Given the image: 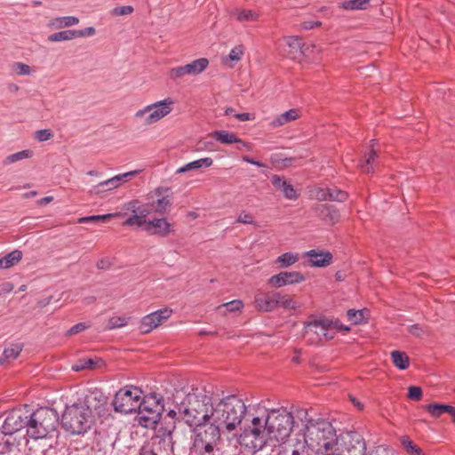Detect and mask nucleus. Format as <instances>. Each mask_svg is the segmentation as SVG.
Masks as SVG:
<instances>
[{
	"label": "nucleus",
	"instance_id": "nucleus-1",
	"mask_svg": "<svg viewBox=\"0 0 455 455\" xmlns=\"http://www.w3.org/2000/svg\"><path fill=\"white\" fill-rule=\"evenodd\" d=\"M246 406L236 395L224 397L217 403L205 398L191 415L185 410L186 422L192 429L191 452L195 455H214L221 435L235 431L246 414Z\"/></svg>",
	"mask_w": 455,
	"mask_h": 455
},
{
	"label": "nucleus",
	"instance_id": "nucleus-2",
	"mask_svg": "<svg viewBox=\"0 0 455 455\" xmlns=\"http://www.w3.org/2000/svg\"><path fill=\"white\" fill-rule=\"evenodd\" d=\"M294 426V416L286 408L266 410L264 417H254L236 442L252 452L269 445L285 443Z\"/></svg>",
	"mask_w": 455,
	"mask_h": 455
},
{
	"label": "nucleus",
	"instance_id": "nucleus-3",
	"mask_svg": "<svg viewBox=\"0 0 455 455\" xmlns=\"http://www.w3.org/2000/svg\"><path fill=\"white\" fill-rule=\"evenodd\" d=\"M100 401L93 394L79 398L77 402L66 406L62 414V427L72 435L86 433L94 424V412L100 410Z\"/></svg>",
	"mask_w": 455,
	"mask_h": 455
},
{
	"label": "nucleus",
	"instance_id": "nucleus-4",
	"mask_svg": "<svg viewBox=\"0 0 455 455\" xmlns=\"http://www.w3.org/2000/svg\"><path fill=\"white\" fill-rule=\"evenodd\" d=\"M307 411L305 409L297 410V417L307 421L304 435L311 450L317 454L332 451L338 445V436L332 425L324 420H307Z\"/></svg>",
	"mask_w": 455,
	"mask_h": 455
},
{
	"label": "nucleus",
	"instance_id": "nucleus-5",
	"mask_svg": "<svg viewBox=\"0 0 455 455\" xmlns=\"http://www.w3.org/2000/svg\"><path fill=\"white\" fill-rule=\"evenodd\" d=\"M58 424L59 415L55 410L40 408L28 413L26 432L32 439H42L55 431Z\"/></svg>",
	"mask_w": 455,
	"mask_h": 455
},
{
	"label": "nucleus",
	"instance_id": "nucleus-6",
	"mask_svg": "<svg viewBox=\"0 0 455 455\" xmlns=\"http://www.w3.org/2000/svg\"><path fill=\"white\" fill-rule=\"evenodd\" d=\"M174 103L172 98L167 97L139 109L134 114V116L140 120L143 124L152 125L171 114L173 110Z\"/></svg>",
	"mask_w": 455,
	"mask_h": 455
},
{
	"label": "nucleus",
	"instance_id": "nucleus-7",
	"mask_svg": "<svg viewBox=\"0 0 455 455\" xmlns=\"http://www.w3.org/2000/svg\"><path fill=\"white\" fill-rule=\"evenodd\" d=\"M334 330H341L338 321L315 319L305 323L303 334L310 344H317L323 339L326 340L333 339Z\"/></svg>",
	"mask_w": 455,
	"mask_h": 455
},
{
	"label": "nucleus",
	"instance_id": "nucleus-8",
	"mask_svg": "<svg viewBox=\"0 0 455 455\" xmlns=\"http://www.w3.org/2000/svg\"><path fill=\"white\" fill-rule=\"evenodd\" d=\"M137 410L140 425L149 428L160 420L164 405L161 403V397L153 394L141 400Z\"/></svg>",
	"mask_w": 455,
	"mask_h": 455
},
{
	"label": "nucleus",
	"instance_id": "nucleus-9",
	"mask_svg": "<svg viewBox=\"0 0 455 455\" xmlns=\"http://www.w3.org/2000/svg\"><path fill=\"white\" fill-rule=\"evenodd\" d=\"M141 389L134 386H126L119 389L112 402L115 411L124 414L136 411L141 401Z\"/></svg>",
	"mask_w": 455,
	"mask_h": 455
},
{
	"label": "nucleus",
	"instance_id": "nucleus-10",
	"mask_svg": "<svg viewBox=\"0 0 455 455\" xmlns=\"http://www.w3.org/2000/svg\"><path fill=\"white\" fill-rule=\"evenodd\" d=\"M28 411H24L21 409H15L12 411L5 418L3 426L1 435L2 439H7L11 441V436L21 430L26 428Z\"/></svg>",
	"mask_w": 455,
	"mask_h": 455
},
{
	"label": "nucleus",
	"instance_id": "nucleus-11",
	"mask_svg": "<svg viewBox=\"0 0 455 455\" xmlns=\"http://www.w3.org/2000/svg\"><path fill=\"white\" fill-rule=\"evenodd\" d=\"M172 309L164 307L145 315L140 323V330L142 333H149L158 327L164 321L169 319Z\"/></svg>",
	"mask_w": 455,
	"mask_h": 455
},
{
	"label": "nucleus",
	"instance_id": "nucleus-12",
	"mask_svg": "<svg viewBox=\"0 0 455 455\" xmlns=\"http://www.w3.org/2000/svg\"><path fill=\"white\" fill-rule=\"evenodd\" d=\"M305 275L299 271H281L267 280L268 285L274 288H282L293 285L305 281Z\"/></svg>",
	"mask_w": 455,
	"mask_h": 455
},
{
	"label": "nucleus",
	"instance_id": "nucleus-13",
	"mask_svg": "<svg viewBox=\"0 0 455 455\" xmlns=\"http://www.w3.org/2000/svg\"><path fill=\"white\" fill-rule=\"evenodd\" d=\"M279 292H259L254 297L255 307L260 312H271L277 307Z\"/></svg>",
	"mask_w": 455,
	"mask_h": 455
},
{
	"label": "nucleus",
	"instance_id": "nucleus-14",
	"mask_svg": "<svg viewBox=\"0 0 455 455\" xmlns=\"http://www.w3.org/2000/svg\"><path fill=\"white\" fill-rule=\"evenodd\" d=\"M313 211L322 221L328 225H334L339 221V212L333 205L316 204L313 207Z\"/></svg>",
	"mask_w": 455,
	"mask_h": 455
},
{
	"label": "nucleus",
	"instance_id": "nucleus-15",
	"mask_svg": "<svg viewBox=\"0 0 455 455\" xmlns=\"http://www.w3.org/2000/svg\"><path fill=\"white\" fill-rule=\"evenodd\" d=\"M311 267H324L331 263L332 254L327 251L309 250L304 253Z\"/></svg>",
	"mask_w": 455,
	"mask_h": 455
},
{
	"label": "nucleus",
	"instance_id": "nucleus-16",
	"mask_svg": "<svg viewBox=\"0 0 455 455\" xmlns=\"http://www.w3.org/2000/svg\"><path fill=\"white\" fill-rule=\"evenodd\" d=\"M309 442L304 434L291 440L284 447V451L291 455H309Z\"/></svg>",
	"mask_w": 455,
	"mask_h": 455
},
{
	"label": "nucleus",
	"instance_id": "nucleus-17",
	"mask_svg": "<svg viewBox=\"0 0 455 455\" xmlns=\"http://www.w3.org/2000/svg\"><path fill=\"white\" fill-rule=\"evenodd\" d=\"M273 186L279 191H281L283 196L289 200H296L299 197V194L290 184L286 179L280 175H273L270 179Z\"/></svg>",
	"mask_w": 455,
	"mask_h": 455
},
{
	"label": "nucleus",
	"instance_id": "nucleus-18",
	"mask_svg": "<svg viewBox=\"0 0 455 455\" xmlns=\"http://www.w3.org/2000/svg\"><path fill=\"white\" fill-rule=\"evenodd\" d=\"M301 111L299 108H291L280 115L275 116L269 123L273 129L282 127L286 124L295 121L300 117Z\"/></svg>",
	"mask_w": 455,
	"mask_h": 455
},
{
	"label": "nucleus",
	"instance_id": "nucleus-19",
	"mask_svg": "<svg viewBox=\"0 0 455 455\" xmlns=\"http://www.w3.org/2000/svg\"><path fill=\"white\" fill-rule=\"evenodd\" d=\"M146 230L160 236H166L172 231V225L166 219L148 220Z\"/></svg>",
	"mask_w": 455,
	"mask_h": 455
},
{
	"label": "nucleus",
	"instance_id": "nucleus-20",
	"mask_svg": "<svg viewBox=\"0 0 455 455\" xmlns=\"http://www.w3.org/2000/svg\"><path fill=\"white\" fill-rule=\"evenodd\" d=\"M245 52V46L242 44H236L231 48L229 53L222 57V63L228 68H233L234 65L239 62Z\"/></svg>",
	"mask_w": 455,
	"mask_h": 455
},
{
	"label": "nucleus",
	"instance_id": "nucleus-21",
	"mask_svg": "<svg viewBox=\"0 0 455 455\" xmlns=\"http://www.w3.org/2000/svg\"><path fill=\"white\" fill-rule=\"evenodd\" d=\"M79 19L76 16L56 17L49 20L48 27L52 29H62L77 25Z\"/></svg>",
	"mask_w": 455,
	"mask_h": 455
},
{
	"label": "nucleus",
	"instance_id": "nucleus-22",
	"mask_svg": "<svg viewBox=\"0 0 455 455\" xmlns=\"http://www.w3.org/2000/svg\"><path fill=\"white\" fill-rule=\"evenodd\" d=\"M283 41L290 48V54L291 58H297L304 55V44H302L300 37L295 36H285Z\"/></svg>",
	"mask_w": 455,
	"mask_h": 455
},
{
	"label": "nucleus",
	"instance_id": "nucleus-23",
	"mask_svg": "<svg viewBox=\"0 0 455 455\" xmlns=\"http://www.w3.org/2000/svg\"><path fill=\"white\" fill-rule=\"evenodd\" d=\"M156 439H158L159 445L165 451H172L173 450L174 442L172 439V431L168 428L161 427L157 431Z\"/></svg>",
	"mask_w": 455,
	"mask_h": 455
},
{
	"label": "nucleus",
	"instance_id": "nucleus-24",
	"mask_svg": "<svg viewBox=\"0 0 455 455\" xmlns=\"http://www.w3.org/2000/svg\"><path fill=\"white\" fill-rule=\"evenodd\" d=\"M213 164V160L211 157H204L192 162H189L183 166L177 169V173H183L189 171L197 170L200 168H208L212 166Z\"/></svg>",
	"mask_w": 455,
	"mask_h": 455
},
{
	"label": "nucleus",
	"instance_id": "nucleus-25",
	"mask_svg": "<svg viewBox=\"0 0 455 455\" xmlns=\"http://www.w3.org/2000/svg\"><path fill=\"white\" fill-rule=\"evenodd\" d=\"M22 251L14 250L0 258V268L6 269L17 265L22 259Z\"/></svg>",
	"mask_w": 455,
	"mask_h": 455
},
{
	"label": "nucleus",
	"instance_id": "nucleus-26",
	"mask_svg": "<svg viewBox=\"0 0 455 455\" xmlns=\"http://www.w3.org/2000/svg\"><path fill=\"white\" fill-rule=\"evenodd\" d=\"M212 139L221 144H232L240 142V138L235 133L229 132L226 130H217L212 133Z\"/></svg>",
	"mask_w": 455,
	"mask_h": 455
},
{
	"label": "nucleus",
	"instance_id": "nucleus-27",
	"mask_svg": "<svg viewBox=\"0 0 455 455\" xmlns=\"http://www.w3.org/2000/svg\"><path fill=\"white\" fill-rule=\"evenodd\" d=\"M378 158L377 153L375 150L371 149L368 153L365 154L363 159L361 160L359 164V168L366 173H371L374 172V166L376 164V160Z\"/></svg>",
	"mask_w": 455,
	"mask_h": 455
},
{
	"label": "nucleus",
	"instance_id": "nucleus-28",
	"mask_svg": "<svg viewBox=\"0 0 455 455\" xmlns=\"http://www.w3.org/2000/svg\"><path fill=\"white\" fill-rule=\"evenodd\" d=\"M189 76H197L203 73L209 66L207 58H199L186 64Z\"/></svg>",
	"mask_w": 455,
	"mask_h": 455
},
{
	"label": "nucleus",
	"instance_id": "nucleus-29",
	"mask_svg": "<svg viewBox=\"0 0 455 455\" xmlns=\"http://www.w3.org/2000/svg\"><path fill=\"white\" fill-rule=\"evenodd\" d=\"M427 412L433 418H439L441 415L449 412H454V407L449 404H441V403H429L425 406Z\"/></svg>",
	"mask_w": 455,
	"mask_h": 455
},
{
	"label": "nucleus",
	"instance_id": "nucleus-30",
	"mask_svg": "<svg viewBox=\"0 0 455 455\" xmlns=\"http://www.w3.org/2000/svg\"><path fill=\"white\" fill-rule=\"evenodd\" d=\"M299 259V256L296 252L288 251L279 255L275 263L278 264V267L281 268H287L295 263H297Z\"/></svg>",
	"mask_w": 455,
	"mask_h": 455
},
{
	"label": "nucleus",
	"instance_id": "nucleus-31",
	"mask_svg": "<svg viewBox=\"0 0 455 455\" xmlns=\"http://www.w3.org/2000/svg\"><path fill=\"white\" fill-rule=\"evenodd\" d=\"M394 365L399 370H406L410 365V359L404 352L394 350L390 354Z\"/></svg>",
	"mask_w": 455,
	"mask_h": 455
},
{
	"label": "nucleus",
	"instance_id": "nucleus-32",
	"mask_svg": "<svg viewBox=\"0 0 455 455\" xmlns=\"http://www.w3.org/2000/svg\"><path fill=\"white\" fill-rule=\"evenodd\" d=\"M232 15L239 22L254 21L259 19V14L253 10L235 9L232 12Z\"/></svg>",
	"mask_w": 455,
	"mask_h": 455
},
{
	"label": "nucleus",
	"instance_id": "nucleus-33",
	"mask_svg": "<svg viewBox=\"0 0 455 455\" xmlns=\"http://www.w3.org/2000/svg\"><path fill=\"white\" fill-rule=\"evenodd\" d=\"M119 188L115 177L100 182L96 186L92 187L90 190L92 194H100L105 191H110Z\"/></svg>",
	"mask_w": 455,
	"mask_h": 455
},
{
	"label": "nucleus",
	"instance_id": "nucleus-34",
	"mask_svg": "<svg viewBox=\"0 0 455 455\" xmlns=\"http://www.w3.org/2000/svg\"><path fill=\"white\" fill-rule=\"evenodd\" d=\"M73 39H76L74 29L61 30V31L51 34L48 36V41H50L52 43L71 41Z\"/></svg>",
	"mask_w": 455,
	"mask_h": 455
},
{
	"label": "nucleus",
	"instance_id": "nucleus-35",
	"mask_svg": "<svg viewBox=\"0 0 455 455\" xmlns=\"http://www.w3.org/2000/svg\"><path fill=\"white\" fill-rule=\"evenodd\" d=\"M148 214V210H143V212H139L138 214H132L131 217H129L125 221V226H138L142 227L144 225L147 226V216Z\"/></svg>",
	"mask_w": 455,
	"mask_h": 455
},
{
	"label": "nucleus",
	"instance_id": "nucleus-36",
	"mask_svg": "<svg viewBox=\"0 0 455 455\" xmlns=\"http://www.w3.org/2000/svg\"><path fill=\"white\" fill-rule=\"evenodd\" d=\"M32 156H33V153L31 150L25 149V150H21V151L16 152L14 154L9 155L8 156H6L4 158L3 163L4 165H9L13 163L30 158Z\"/></svg>",
	"mask_w": 455,
	"mask_h": 455
},
{
	"label": "nucleus",
	"instance_id": "nucleus-37",
	"mask_svg": "<svg viewBox=\"0 0 455 455\" xmlns=\"http://www.w3.org/2000/svg\"><path fill=\"white\" fill-rule=\"evenodd\" d=\"M370 0H348L339 4V6L345 10H363Z\"/></svg>",
	"mask_w": 455,
	"mask_h": 455
},
{
	"label": "nucleus",
	"instance_id": "nucleus-38",
	"mask_svg": "<svg viewBox=\"0 0 455 455\" xmlns=\"http://www.w3.org/2000/svg\"><path fill=\"white\" fill-rule=\"evenodd\" d=\"M168 77L172 81H177L185 76H189L186 65L174 67L169 69L167 73Z\"/></svg>",
	"mask_w": 455,
	"mask_h": 455
},
{
	"label": "nucleus",
	"instance_id": "nucleus-39",
	"mask_svg": "<svg viewBox=\"0 0 455 455\" xmlns=\"http://www.w3.org/2000/svg\"><path fill=\"white\" fill-rule=\"evenodd\" d=\"M281 307L284 309H296L299 307V304L293 300L289 295H282L279 292V298L277 299V307Z\"/></svg>",
	"mask_w": 455,
	"mask_h": 455
},
{
	"label": "nucleus",
	"instance_id": "nucleus-40",
	"mask_svg": "<svg viewBox=\"0 0 455 455\" xmlns=\"http://www.w3.org/2000/svg\"><path fill=\"white\" fill-rule=\"evenodd\" d=\"M130 317L115 315L108 320V329L113 330L127 325Z\"/></svg>",
	"mask_w": 455,
	"mask_h": 455
},
{
	"label": "nucleus",
	"instance_id": "nucleus-41",
	"mask_svg": "<svg viewBox=\"0 0 455 455\" xmlns=\"http://www.w3.org/2000/svg\"><path fill=\"white\" fill-rule=\"evenodd\" d=\"M330 189V188H315L310 191V196L318 201H328Z\"/></svg>",
	"mask_w": 455,
	"mask_h": 455
},
{
	"label": "nucleus",
	"instance_id": "nucleus-42",
	"mask_svg": "<svg viewBox=\"0 0 455 455\" xmlns=\"http://www.w3.org/2000/svg\"><path fill=\"white\" fill-rule=\"evenodd\" d=\"M155 212L160 214H164L166 210L171 206V200L168 196H164L157 199L153 203Z\"/></svg>",
	"mask_w": 455,
	"mask_h": 455
},
{
	"label": "nucleus",
	"instance_id": "nucleus-43",
	"mask_svg": "<svg viewBox=\"0 0 455 455\" xmlns=\"http://www.w3.org/2000/svg\"><path fill=\"white\" fill-rule=\"evenodd\" d=\"M121 215H122L121 212H116V213H108V214H103V215H92V216L82 217V218L78 219V223H86L89 221H97V220H106L112 217H118Z\"/></svg>",
	"mask_w": 455,
	"mask_h": 455
},
{
	"label": "nucleus",
	"instance_id": "nucleus-44",
	"mask_svg": "<svg viewBox=\"0 0 455 455\" xmlns=\"http://www.w3.org/2000/svg\"><path fill=\"white\" fill-rule=\"evenodd\" d=\"M347 319L354 324H359L363 323L364 319V311L363 310H355L349 309L347 312Z\"/></svg>",
	"mask_w": 455,
	"mask_h": 455
},
{
	"label": "nucleus",
	"instance_id": "nucleus-45",
	"mask_svg": "<svg viewBox=\"0 0 455 455\" xmlns=\"http://www.w3.org/2000/svg\"><path fill=\"white\" fill-rule=\"evenodd\" d=\"M94 365V362L91 358L81 359L72 365L74 371H80L85 369H91Z\"/></svg>",
	"mask_w": 455,
	"mask_h": 455
},
{
	"label": "nucleus",
	"instance_id": "nucleus-46",
	"mask_svg": "<svg viewBox=\"0 0 455 455\" xmlns=\"http://www.w3.org/2000/svg\"><path fill=\"white\" fill-rule=\"evenodd\" d=\"M225 307L228 312L240 311L243 307V303L240 299H234L220 305L218 308Z\"/></svg>",
	"mask_w": 455,
	"mask_h": 455
},
{
	"label": "nucleus",
	"instance_id": "nucleus-47",
	"mask_svg": "<svg viewBox=\"0 0 455 455\" xmlns=\"http://www.w3.org/2000/svg\"><path fill=\"white\" fill-rule=\"evenodd\" d=\"M21 351L19 345H12L4 350L3 356L4 359H16Z\"/></svg>",
	"mask_w": 455,
	"mask_h": 455
},
{
	"label": "nucleus",
	"instance_id": "nucleus-48",
	"mask_svg": "<svg viewBox=\"0 0 455 455\" xmlns=\"http://www.w3.org/2000/svg\"><path fill=\"white\" fill-rule=\"evenodd\" d=\"M347 198V194L345 191L336 188L330 189L329 201L344 202Z\"/></svg>",
	"mask_w": 455,
	"mask_h": 455
},
{
	"label": "nucleus",
	"instance_id": "nucleus-49",
	"mask_svg": "<svg viewBox=\"0 0 455 455\" xmlns=\"http://www.w3.org/2000/svg\"><path fill=\"white\" fill-rule=\"evenodd\" d=\"M124 209L131 212L132 214H138L139 212H143V210H147L145 207L141 206L137 200L126 203L124 205Z\"/></svg>",
	"mask_w": 455,
	"mask_h": 455
},
{
	"label": "nucleus",
	"instance_id": "nucleus-50",
	"mask_svg": "<svg viewBox=\"0 0 455 455\" xmlns=\"http://www.w3.org/2000/svg\"><path fill=\"white\" fill-rule=\"evenodd\" d=\"M402 444L403 447L410 452L414 455H423L422 451L417 447L410 439L403 437L402 440Z\"/></svg>",
	"mask_w": 455,
	"mask_h": 455
},
{
	"label": "nucleus",
	"instance_id": "nucleus-51",
	"mask_svg": "<svg viewBox=\"0 0 455 455\" xmlns=\"http://www.w3.org/2000/svg\"><path fill=\"white\" fill-rule=\"evenodd\" d=\"M139 172H140V171L135 170V171H131V172H127L124 173L117 174L114 177H115L117 184L120 187L123 183L127 182L129 180H131L132 177L137 175Z\"/></svg>",
	"mask_w": 455,
	"mask_h": 455
},
{
	"label": "nucleus",
	"instance_id": "nucleus-52",
	"mask_svg": "<svg viewBox=\"0 0 455 455\" xmlns=\"http://www.w3.org/2000/svg\"><path fill=\"white\" fill-rule=\"evenodd\" d=\"M75 32V37H87V36H92L95 35L96 30L93 27H87L83 29H74Z\"/></svg>",
	"mask_w": 455,
	"mask_h": 455
},
{
	"label": "nucleus",
	"instance_id": "nucleus-53",
	"mask_svg": "<svg viewBox=\"0 0 455 455\" xmlns=\"http://www.w3.org/2000/svg\"><path fill=\"white\" fill-rule=\"evenodd\" d=\"M422 396V390L419 387L411 386L408 389V397L411 400H419Z\"/></svg>",
	"mask_w": 455,
	"mask_h": 455
},
{
	"label": "nucleus",
	"instance_id": "nucleus-54",
	"mask_svg": "<svg viewBox=\"0 0 455 455\" xmlns=\"http://www.w3.org/2000/svg\"><path fill=\"white\" fill-rule=\"evenodd\" d=\"M52 132L49 129H42L36 131L35 134V138L38 141H46L52 138Z\"/></svg>",
	"mask_w": 455,
	"mask_h": 455
},
{
	"label": "nucleus",
	"instance_id": "nucleus-55",
	"mask_svg": "<svg viewBox=\"0 0 455 455\" xmlns=\"http://www.w3.org/2000/svg\"><path fill=\"white\" fill-rule=\"evenodd\" d=\"M14 69L19 75L28 76L31 73L30 67L21 62H16L14 64Z\"/></svg>",
	"mask_w": 455,
	"mask_h": 455
},
{
	"label": "nucleus",
	"instance_id": "nucleus-56",
	"mask_svg": "<svg viewBox=\"0 0 455 455\" xmlns=\"http://www.w3.org/2000/svg\"><path fill=\"white\" fill-rule=\"evenodd\" d=\"M237 222L243 224H254L253 217L250 212H242L237 217Z\"/></svg>",
	"mask_w": 455,
	"mask_h": 455
},
{
	"label": "nucleus",
	"instance_id": "nucleus-57",
	"mask_svg": "<svg viewBox=\"0 0 455 455\" xmlns=\"http://www.w3.org/2000/svg\"><path fill=\"white\" fill-rule=\"evenodd\" d=\"M89 326L84 323H78L76 324H75L74 326H72L68 331V335H73V334H76L82 331H84L88 328Z\"/></svg>",
	"mask_w": 455,
	"mask_h": 455
},
{
	"label": "nucleus",
	"instance_id": "nucleus-58",
	"mask_svg": "<svg viewBox=\"0 0 455 455\" xmlns=\"http://www.w3.org/2000/svg\"><path fill=\"white\" fill-rule=\"evenodd\" d=\"M321 25L322 23L318 20H305L301 23V28L305 30H310Z\"/></svg>",
	"mask_w": 455,
	"mask_h": 455
},
{
	"label": "nucleus",
	"instance_id": "nucleus-59",
	"mask_svg": "<svg viewBox=\"0 0 455 455\" xmlns=\"http://www.w3.org/2000/svg\"><path fill=\"white\" fill-rule=\"evenodd\" d=\"M133 8L130 5L121 6L114 9V13L116 15H127L132 13Z\"/></svg>",
	"mask_w": 455,
	"mask_h": 455
},
{
	"label": "nucleus",
	"instance_id": "nucleus-60",
	"mask_svg": "<svg viewBox=\"0 0 455 455\" xmlns=\"http://www.w3.org/2000/svg\"><path fill=\"white\" fill-rule=\"evenodd\" d=\"M111 266V260L108 258H103L97 261L99 269H108Z\"/></svg>",
	"mask_w": 455,
	"mask_h": 455
},
{
	"label": "nucleus",
	"instance_id": "nucleus-61",
	"mask_svg": "<svg viewBox=\"0 0 455 455\" xmlns=\"http://www.w3.org/2000/svg\"><path fill=\"white\" fill-rule=\"evenodd\" d=\"M409 332L414 336L419 337L422 334L423 331L419 324H413L409 327Z\"/></svg>",
	"mask_w": 455,
	"mask_h": 455
},
{
	"label": "nucleus",
	"instance_id": "nucleus-62",
	"mask_svg": "<svg viewBox=\"0 0 455 455\" xmlns=\"http://www.w3.org/2000/svg\"><path fill=\"white\" fill-rule=\"evenodd\" d=\"M243 148L247 150V151H251L252 150V147H251V144H249L247 142H244L243 140H242L240 139V142H236V149L241 150Z\"/></svg>",
	"mask_w": 455,
	"mask_h": 455
},
{
	"label": "nucleus",
	"instance_id": "nucleus-63",
	"mask_svg": "<svg viewBox=\"0 0 455 455\" xmlns=\"http://www.w3.org/2000/svg\"><path fill=\"white\" fill-rule=\"evenodd\" d=\"M242 160L247 164H252V165H255V166H258V167H263L264 164L259 161H256L247 156H243L242 157Z\"/></svg>",
	"mask_w": 455,
	"mask_h": 455
},
{
	"label": "nucleus",
	"instance_id": "nucleus-64",
	"mask_svg": "<svg viewBox=\"0 0 455 455\" xmlns=\"http://www.w3.org/2000/svg\"><path fill=\"white\" fill-rule=\"evenodd\" d=\"M139 455H156L149 445L141 447Z\"/></svg>",
	"mask_w": 455,
	"mask_h": 455
}]
</instances>
